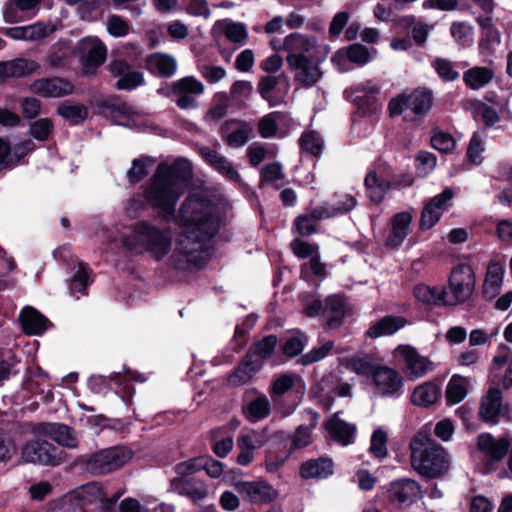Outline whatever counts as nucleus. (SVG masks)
<instances>
[{"label": "nucleus", "mask_w": 512, "mask_h": 512, "mask_svg": "<svg viewBox=\"0 0 512 512\" xmlns=\"http://www.w3.org/2000/svg\"><path fill=\"white\" fill-rule=\"evenodd\" d=\"M180 226L182 233L171 263L179 270L200 268L207 256L202 245L210 241L221 226L218 210L211 201L191 195L181 206Z\"/></svg>", "instance_id": "f257e3e1"}, {"label": "nucleus", "mask_w": 512, "mask_h": 512, "mask_svg": "<svg viewBox=\"0 0 512 512\" xmlns=\"http://www.w3.org/2000/svg\"><path fill=\"white\" fill-rule=\"evenodd\" d=\"M191 177L192 166L188 160L179 158L172 164L161 162L145 188L147 203L163 217L174 215Z\"/></svg>", "instance_id": "f03ea898"}, {"label": "nucleus", "mask_w": 512, "mask_h": 512, "mask_svg": "<svg viewBox=\"0 0 512 512\" xmlns=\"http://www.w3.org/2000/svg\"><path fill=\"white\" fill-rule=\"evenodd\" d=\"M173 234L170 228L140 220L121 238L122 245L136 254L148 253L155 260L165 258L171 251Z\"/></svg>", "instance_id": "7ed1b4c3"}, {"label": "nucleus", "mask_w": 512, "mask_h": 512, "mask_svg": "<svg viewBox=\"0 0 512 512\" xmlns=\"http://www.w3.org/2000/svg\"><path fill=\"white\" fill-rule=\"evenodd\" d=\"M410 451L411 465L421 475L436 478L447 472L449 460L446 451L426 431H419L414 436Z\"/></svg>", "instance_id": "20e7f679"}, {"label": "nucleus", "mask_w": 512, "mask_h": 512, "mask_svg": "<svg viewBox=\"0 0 512 512\" xmlns=\"http://www.w3.org/2000/svg\"><path fill=\"white\" fill-rule=\"evenodd\" d=\"M119 495L107 497L98 482L84 484L60 500L62 512H112Z\"/></svg>", "instance_id": "39448f33"}, {"label": "nucleus", "mask_w": 512, "mask_h": 512, "mask_svg": "<svg viewBox=\"0 0 512 512\" xmlns=\"http://www.w3.org/2000/svg\"><path fill=\"white\" fill-rule=\"evenodd\" d=\"M432 105V91L427 88L418 87L414 90L403 92L391 99L388 109L392 116L410 111L416 117H423L431 110Z\"/></svg>", "instance_id": "423d86ee"}, {"label": "nucleus", "mask_w": 512, "mask_h": 512, "mask_svg": "<svg viewBox=\"0 0 512 512\" xmlns=\"http://www.w3.org/2000/svg\"><path fill=\"white\" fill-rule=\"evenodd\" d=\"M476 276L468 264H458L450 272L446 304L449 306L467 302L474 293Z\"/></svg>", "instance_id": "0eeeda50"}, {"label": "nucleus", "mask_w": 512, "mask_h": 512, "mask_svg": "<svg viewBox=\"0 0 512 512\" xmlns=\"http://www.w3.org/2000/svg\"><path fill=\"white\" fill-rule=\"evenodd\" d=\"M132 456V451L124 446L105 448L88 456L86 469L93 475H105L124 466Z\"/></svg>", "instance_id": "6e6552de"}, {"label": "nucleus", "mask_w": 512, "mask_h": 512, "mask_svg": "<svg viewBox=\"0 0 512 512\" xmlns=\"http://www.w3.org/2000/svg\"><path fill=\"white\" fill-rule=\"evenodd\" d=\"M184 465H187V461L180 462L174 467L176 476L170 481L171 490L194 503H199L208 497L209 486L204 480L194 476L196 472L181 469Z\"/></svg>", "instance_id": "1a4fd4ad"}, {"label": "nucleus", "mask_w": 512, "mask_h": 512, "mask_svg": "<svg viewBox=\"0 0 512 512\" xmlns=\"http://www.w3.org/2000/svg\"><path fill=\"white\" fill-rule=\"evenodd\" d=\"M394 358L403 365V372L409 380L426 376L434 368V363L410 345H398L393 351Z\"/></svg>", "instance_id": "9d476101"}, {"label": "nucleus", "mask_w": 512, "mask_h": 512, "mask_svg": "<svg viewBox=\"0 0 512 512\" xmlns=\"http://www.w3.org/2000/svg\"><path fill=\"white\" fill-rule=\"evenodd\" d=\"M21 458L26 463L57 466L63 460V451L45 439L35 438L23 445Z\"/></svg>", "instance_id": "9b49d317"}, {"label": "nucleus", "mask_w": 512, "mask_h": 512, "mask_svg": "<svg viewBox=\"0 0 512 512\" xmlns=\"http://www.w3.org/2000/svg\"><path fill=\"white\" fill-rule=\"evenodd\" d=\"M204 90V84L194 76L183 77L174 81L171 86L175 103L182 110L197 108V96L203 94Z\"/></svg>", "instance_id": "f8f14e48"}, {"label": "nucleus", "mask_w": 512, "mask_h": 512, "mask_svg": "<svg viewBox=\"0 0 512 512\" xmlns=\"http://www.w3.org/2000/svg\"><path fill=\"white\" fill-rule=\"evenodd\" d=\"M78 50L83 58V72L85 75H94L107 57V48L97 37L82 38L78 42Z\"/></svg>", "instance_id": "ddd939ff"}, {"label": "nucleus", "mask_w": 512, "mask_h": 512, "mask_svg": "<svg viewBox=\"0 0 512 512\" xmlns=\"http://www.w3.org/2000/svg\"><path fill=\"white\" fill-rule=\"evenodd\" d=\"M454 196L455 191L451 187H446L440 194L430 198L422 210L420 228L423 230L432 228L450 207V202Z\"/></svg>", "instance_id": "4468645a"}, {"label": "nucleus", "mask_w": 512, "mask_h": 512, "mask_svg": "<svg viewBox=\"0 0 512 512\" xmlns=\"http://www.w3.org/2000/svg\"><path fill=\"white\" fill-rule=\"evenodd\" d=\"M372 383L375 393L383 397H398L403 388V378L400 373L388 366L376 367Z\"/></svg>", "instance_id": "2eb2a0df"}, {"label": "nucleus", "mask_w": 512, "mask_h": 512, "mask_svg": "<svg viewBox=\"0 0 512 512\" xmlns=\"http://www.w3.org/2000/svg\"><path fill=\"white\" fill-rule=\"evenodd\" d=\"M108 70L117 78L115 87L118 90H133L144 83L143 73L134 69L126 60L117 58L110 61Z\"/></svg>", "instance_id": "dca6fc26"}, {"label": "nucleus", "mask_w": 512, "mask_h": 512, "mask_svg": "<svg viewBox=\"0 0 512 512\" xmlns=\"http://www.w3.org/2000/svg\"><path fill=\"white\" fill-rule=\"evenodd\" d=\"M420 494L419 484L412 479L405 478L391 482L385 496L390 503L403 507L416 502Z\"/></svg>", "instance_id": "f3484780"}, {"label": "nucleus", "mask_w": 512, "mask_h": 512, "mask_svg": "<svg viewBox=\"0 0 512 512\" xmlns=\"http://www.w3.org/2000/svg\"><path fill=\"white\" fill-rule=\"evenodd\" d=\"M30 89L33 93L45 98H60L70 95L73 90V84L67 79L61 77H48L35 80Z\"/></svg>", "instance_id": "a211bd4d"}, {"label": "nucleus", "mask_w": 512, "mask_h": 512, "mask_svg": "<svg viewBox=\"0 0 512 512\" xmlns=\"http://www.w3.org/2000/svg\"><path fill=\"white\" fill-rule=\"evenodd\" d=\"M287 64L295 73L294 80L307 88L314 86L322 77L319 64L310 56L302 59L292 58Z\"/></svg>", "instance_id": "6ab92c4d"}, {"label": "nucleus", "mask_w": 512, "mask_h": 512, "mask_svg": "<svg viewBox=\"0 0 512 512\" xmlns=\"http://www.w3.org/2000/svg\"><path fill=\"white\" fill-rule=\"evenodd\" d=\"M253 127L244 121L230 120L225 122L220 133L224 142L233 148L244 146L251 138Z\"/></svg>", "instance_id": "aec40b11"}, {"label": "nucleus", "mask_w": 512, "mask_h": 512, "mask_svg": "<svg viewBox=\"0 0 512 512\" xmlns=\"http://www.w3.org/2000/svg\"><path fill=\"white\" fill-rule=\"evenodd\" d=\"M510 447V441L505 438L495 439L489 433L480 434L477 438V449L481 452L488 463L502 460Z\"/></svg>", "instance_id": "412c9836"}, {"label": "nucleus", "mask_w": 512, "mask_h": 512, "mask_svg": "<svg viewBox=\"0 0 512 512\" xmlns=\"http://www.w3.org/2000/svg\"><path fill=\"white\" fill-rule=\"evenodd\" d=\"M411 222L412 215L409 212L395 214L390 221L391 228L385 238V246L392 249L399 248L410 233Z\"/></svg>", "instance_id": "4be33fe9"}, {"label": "nucleus", "mask_w": 512, "mask_h": 512, "mask_svg": "<svg viewBox=\"0 0 512 512\" xmlns=\"http://www.w3.org/2000/svg\"><path fill=\"white\" fill-rule=\"evenodd\" d=\"M200 155L213 169L220 173L226 179L233 182H240L241 176L234 167L233 163L229 161L224 155L210 147H201Z\"/></svg>", "instance_id": "5701e85b"}, {"label": "nucleus", "mask_w": 512, "mask_h": 512, "mask_svg": "<svg viewBox=\"0 0 512 512\" xmlns=\"http://www.w3.org/2000/svg\"><path fill=\"white\" fill-rule=\"evenodd\" d=\"M244 500L255 503H267L274 499L275 490L266 482H238L235 485Z\"/></svg>", "instance_id": "b1692460"}, {"label": "nucleus", "mask_w": 512, "mask_h": 512, "mask_svg": "<svg viewBox=\"0 0 512 512\" xmlns=\"http://www.w3.org/2000/svg\"><path fill=\"white\" fill-rule=\"evenodd\" d=\"M39 433L50 437L60 446L66 448H76L78 438L76 432L69 426L61 423H44L39 427Z\"/></svg>", "instance_id": "393cba45"}, {"label": "nucleus", "mask_w": 512, "mask_h": 512, "mask_svg": "<svg viewBox=\"0 0 512 512\" xmlns=\"http://www.w3.org/2000/svg\"><path fill=\"white\" fill-rule=\"evenodd\" d=\"M284 49L288 52L287 63L293 59L309 57V54L316 47V40L300 33L288 35L283 42Z\"/></svg>", "instance_id": "a878e982"}, {"label": "nucleus", "mask_w": 512, "mask_h": 512, "mask_svg": "<svg viewBox=\"0 0 512 512\" xmlns=\"http://www.w3.org/2000/svg\"><path fill=\"white\" fill-rule=\"evenodd\" d=\"M39 64L30 59L16 58L0 62V83L8 78H20L36 72Z\"/></svg>", "instance_id": "bb28decb"}, {"label": "nucleus", "mask_w": 512, "mask_h": 512, "mask_svg": "<svg viewBox=\"0 0 512 512\" xmlns=\"http://www.w3.org/2000/svg\"><path fill=\"white\" fill-rule=\"evenodd\" d=\"M325 428L330 437L343 446H347L354 441L356 427L339 418V412L335 413L325 422Z\"/></svg>", "instance_id": "cd10ccee"}, {"label": "nucleus", "mask_w": 512, "mask_h": 512, "mask_svg": "<svg viewBox=\"0 0 512 512\" xmlns=\"http://www.w3.org/2000/svg\"><path fill=\"white\" fill-rule=\"evenodd\" d=\"M504 272V266L499 262L491 261L488 264L482 285V293L485 298L491 300L500 294Z\"/></svg>", "instance_id": "c85d7f7f"}, {"label": "nucleus", "mask_w": 512, "mask_h": 512, "mask_svg": "<svg viewBox=\"0 0 512 512\" xmlns=\"http://www.w3.org/2000/svg\"><path fill=\"white\" fill-rule=\"evenodd\" d=\"M502 409V392L497 386L491 387L483 397L480 407L481 417L492 423H497Z\"/></svg>", "instance_id": "c756f323"}, {"label": "nucleus", "mask_w": 512, "mask_h": 512, "mask_svg": "<svg viewBox=\"0 0 512 512\" xmlns=\"http://www.w3.org/2000/svg\"><path fill=\"white\" fill-rule=\"evenodd\" d=\"M19 319L25 333L30 335L42 334L49 325V320L31 306H26L21 310Z\"/></svg>", "instance_id": "7c9ffc66"}, {"label": "nucleus", "mask_w": 512, "mask_h": 512, "mask_svg": "<svg viewBox=\"0 0 512 512\" xmlns=\"http://www.w3.org/2000/svg\"><path fill=\"white\" fill-rule=\"evenodd\" d=\"M303 479H324L332 475L333 463L329 458L310 459L301 464L299 469Z\"/></svg>", "instance_id": "2f4dec72"}, {"label": "nucleus", "mask_w": 512, "mask_h": 512, "mask_svg": "<svg viewBox=\"0 0 512 512\" xmlns=\"http://www.w3.org/2000/svg\"><path fill=\"white\" fill-rule=\"evenodd\" d=\"M323 316L328 328L334 329L342 325L345 316V304L339 295H331L325 299Z\"/></svg>", "instance_id": "473e14b6"}, {"label": "nucleus", "mask_w": 512, "mask_h": 512, "mask_svg": "<svg viewBox=\"0 0 512 512\" xmlns=\"http://www.w3.org/2000/svg\"><path fill=\"white\" fill-rule=\"evenodd\" d=\"M495 70L491 66H474L463 73L465 85L472 90H479L492 82Z\"/></svg>", "instance_id": "72a5a7b5"}, {"label": "nucleus", "mask_w": 512, "mask_h": 512, "mask_svg": "<svg viewBox=\"0 0 512 512\" xmlns=\"http://www.w3.org/2000/svg\"><path fill=\"white\" fill-rule=\"evenodd\" d=\"M258 360H255L248 352L229 377V383L234 386L246 384L261 369Z\"/></svg>", "instance_id": "f704fd0d"}, {"label": "nucleus", "mask_w": 512, "mask_h": 512, "mask_svg": "<svg viewBox=\"0 0 512 512\" xmlns=\"http://www.w3.org/2000/svg\"><path fill=\"white\" fill-rule=\"evenodd\" d=\"M406 324V319L401 316H385L375 322L366 332L372 339L392 335Z\"/></svg>", "instance_id": "c9c22d12"}, {"label": "nucleus", "mask_w": 512, "mask_h": 512, "mask_svg": "<svg viewBox=\"0 0 512 512\" xmlns=\"http://www.w3.org/2000/svg\"><path fill=\"white\" fill-rule=\"evenodd\" d=\"M184 471L199 472L205 470L211 478H219L224 471V464L208 456H201L187 460V465L182 466Z\"/></svg>", "instance_id": "e433bc0d"}, {"label": "nucleus", "mask_w": 512, "mask_h": 512, "mask_svg": "<svg viewBox=\"0 0 512 512\" xmlns=\"http://www.w3.org/2000/svg\"><path fill=\"white\" fill-rule=\"evenodd\" d=\"M104 106L116 124L132 127L134 121L131 117L137 113L133 106L121 100L107 101Z\"/></svg>", "instance_id": "4c0bfd02"}, {"label": "nucleus", "mask_w": 512, "mask_h": 512, "mask_svg": "<svg viewBox=\"0 0 512 512\" xmlns=\"http://www.w3.org/2000/svg\"><path fill=\"white\" fill-rule=\"evenodd\" d=\"M414 296L420 302L429 306L446 304L447 291L445 288L418 284L414 287Z\"/></svg>", "instance_id": "58836bf2"}, {"label": "nucleus", "mask_w": 512, "mask_h": 512, "mask_svg": "<svg viewBox=\"0 0 512 512\" xmlns=\"http://www.w3.org/2000/svg\"><path fill=\"white\" fill-rule=\"evenodd\" d=\"M147 68L153 74L162 77H171L175 74L177 63L173 56L162 53H154L147 59Z\"/></svg>", "instance_id": "ea45409f"}, {"label": "nucleus", "mask_w": 512, "mask_h": 512, "mask_svg": "<svg viewBox=\"0 0 512 512\" xmlns=\"http://www.w3.org/2000/svg\"><path fill=\"white\" fill-rule=\"evenodd\" d=\"M379 92L377 85L371 81L355 84L345 90V96L353 103L362 106L367 104Z\"/></svg>", "instance_id": "a19ab883"}, {"label": "nucleus", "mask_w": 512, "mask_h": 512, "mask_svg": "<svg viewBox=\"0 0 512 512\" xmlns=\"http://www.w3.org/2000/svg\"><path fill=\"white\" fill-rule=\"evenodd\" d=\"M440 393L441 389L438 384L431 381L425 382L414 389L411 401L414 405L429 407L438 400Z\"/></svg>", "instance_id": "79ce46f5"}, {"label": "nucleus", "mask_w": 512, "mask_h": 512, "mask_svg": "<svg viewBox=\"0 0 512 512\" xmlns=\"http://www.w3.org/2000/svg\"><path fill=\"white\" fill-rule=\"evenodd\" d=\"M356 199L351 195H344L342 200L338 203H325L322 206L316 207L314 216L318 218H330L337 214L349 212L356 206Z\"/></svg>", "instance_id": "37998d69"}, {"label": "nucleus", "mask_w": 512, "mask_h": 512, "mask_svg": "<svg viewBox=\"0 0 512 512\" xmlns=\"http://www.w3.org/2000/svg\"><path fill=\"white\" fill-rule=\"evenodd\" d=\"M277 343L275 335H267L255 342L247 352L262 366L263 362L273 355Z\"/></svg>", "instance_id": "c03bdc74"}, {"label": "nucleus", "mask_w": 512, "mask_h": 512, "mask_svg": "<svg viewBox=\"0 0 512 512\" xmlns=\"http://www.w3.org/2000/svg\"><path fill=\"white\" fill-rule=\"evenodd\" d=\"M271 412V404L267 396L260 395L250 401L244 408V414L250 422H258L267 418Z\"/></svg>", "instance_id": "a18cd8bd"}, {"label": "nucleus", "mask_w": 512, "mask_h": 512, "mask_svg": "<svg viewBox=\"0 0 512 512\" xmlns=\"http://www.w3.org/2000/svg\"><path fill=\"white\" fill-rule=\"evenodd\" d=\"M469 381L460 375H453L446 387V401L450 405L461 402L467 395Z\"/></svg>", "instance_id": "49530a36"}, {"label": "nucleus", "mask_w": 512, "mask_h": 512, "mask_svg": "<svg viewBox=\"0 0 512 512\" xmlns=\"http://www.w3.org/2000/svg\"><path fill=\"white\" fill-rule=\"evenodd\" d=\"M306 413L310 424L308 426L300 425L297 428L293 438L294 448H304L312 442L311 431L316 427L320 415L311 409L307 410Z\"/></svg>", "instance_id": "de8ad7c7"}, {"label": "nucleus", "mask_w": 512, "mask_h": 512, "mask_svg": "<svg viewBox=\"0 0 512 512\" xmlns=\"http://www.w3.org/2000/svg\"><path fill=\"white\" fill-rule=\"evenodd\" d=\"M364 184L369 198L374 203H380L384 199L387 191L391 188L389 180L378 181L375 171L368 172Z\"/></svg>", "instance_id": "09e8293b"}, {"label": "nucleus", "mask_w": 512, "mask_h": 512, "mask_svg": "<svg viewBox=\"0 0 512 512\" xmlns=\"http://www.w3.org/2000/svg\"><path fill=\"white\" fill-rule=\"evenodd\" d=\"M252 92L253 86L251 82L239 80L231 85L228 99L232 106L240 108L250 99Z\"/></svg>", "instance_id": "8fccbe9b"}, {"label": "nucleus", "mask_w": 512, "mask_h": 512, "mask_svg": "<svg viewBox=\"0 0 512 512\" xmlns=\"http://www.w3.org/2000/svg\"><path fill=\"white\" fill-rule=\"evenodd\" d=\"M344 58H347L352 63L363 66L370 61V54L364 45L352 44L345 50H339L333 57V61L336 62Z\"/></svg>", "instance_id": "3c124183"}, {"label": "nucleus", "mask_w": 512, "mask_h": 512, "mask_svg": "<svg viewBox=\"0 0 512 512\" xmlns=\"http://www.w3.org/2000/svg\"><path fill=\"white\" fill-rule=\"evenodd\" d=\"M155 160L151 157H140L132 161L131 168L127 171L126 176L131 184H137L146 178L149 169L154 165Z\"/></svg>", "instance_id": "603ef678"}, {"label": "nucleus", "mask_w": 512, "mask_h": 512, "mask_svg": "<svg viewBox=\"0 0 512 512\" xmlns=\"http://www.w3.org/2000/svg\"><path fill=\"white\" fill-rule=\"evenodd\" d=\"M477 22L482 28L481 45H485L489 50H494L501 43L499 30L493 25L490 18H478Z\"/></svg>", "instance_id": "864d4df0"}, {"label": "nucleus", "mask_w": 512, "mask_h": 512, "mask_svg": "<svg viewBox=\"0 0 512 512\" xmlns=\"http://www.w3.org/2000/svg\"><path fill=\"white\" fill-rule=\"evenodd\" d=\"M18 362V359L11 350H0V387L12 376L16 375Z\"/></svg>", "instance_id": "5fc2aeb1"}, {"label": "nucleus", "mask_w": 512, "mask_h": 512, "mask_svg": "<svg viewBox=\"0 0 512 512\" xmlns=\"http://www.w3.org/2000/svg\"><path fill=\"white\" fill-rule=\"evenodd\" d=\"M58 114L71 124L82 123L87 117V109L81 104L64 102L57 108Z\"/></svg>", "instance_id": "6e6d98bb"}, {"label": "nucleus", "mask_w": 512, "mask_h": 512, "mask_svg": "<svg viewBox=\"0 0 512 512\" xmlns=\"http://www.w3.org/2000/svg\"><path fill=\"white\" fill-rule=\"evenodd\" d=\"M343 365L359 374V375H372L376 369L374 367L371 358L368 355H356L343 360Z\"/></svg>", "instance_id": "4d7b16f0"}, {"label": "nucleus", "mask_w": 512, "mask_h": 512, "mask_svg": "<svg viewBox=\"0 0 512 512\" xmlns=\"http://www.w3.org/2000/svg\"><path fill=\"white\" fill-rule=\"evenodd\" d=\"M301 149L313 156H319L323 149V139L316 131L310 130L302 134L299 139Z\"/></svg>", "instance_id": "13d9d810"}, {"label": "nucleus", "mask_w": 512, "mask_h": 512, "mask_svg": "<svg viewBox=\"0 0 512 512\" xmlns=\"http://www.w3.org/2000/svg\"><path fill=\"white\" fill-rule=\"evenodd\" d=\"M431 145L434 149L442 153H450L455 148L456 141L451 134L439 129H433Z\"/></svg>", "instance_id": "bf43d9fd"}, {"label": "nucleus", "mask_w": 512, "mask_h": 512, "mask_svg": "<svg viewBox=\"0 0 512 512\" xmlns=\"http://www.w3.org/2000/svg\"><path fill=\"white\" fill-rule=\"evenodd\" d=\"M432 67L435 69L438 76L446 82L455 81L460 76L455 68V64L445 58H436L432 62Z\"/></svg>", "instance_id": "052dcab7"}, {"label": "nucleus", "mask_w": 512, "mask_h": 512, "mask_svg": "<svg viewBox=\"0 0 512 512\" xmlns=\"http://www.w3.org/2000/svg\"><path fill=\"white\" fill-rule=\"evenodd\" d=\"M333 348H334V342L327 341L320 347L313 348L308 353L303 354L300 357L299 362L302 365H310L314 362H318V361L324 359L325 357H327L332 352Z\"/></svg>", "instance_id": "680f3d73"}, {"label": "nucleus", "mask_w": 512, "mask_h": 512, "mask_svg": "<svg viewBox=\"0 0 512 512\" xmlns=\"http://www.w3.org/2000/svg\"><path fill=\"white\" fill-rule=\"evenodd\" d=\"M387 434L382 429H376L371 437L369 451L379 459H384L387 456Z\"/></svg>", "instance_id": "e2e57ef3"}, {"label": "nucleus", "mask_w": 512, "mask_h": 512, "mask_svg": "<svg viewBox=\"0 0 512 512\" xmlns=\"http://www.w3.org/2000/svg\"><path fill=\"white\" fill-rule=\"evenodd\" d=\"M450 32L452 37L461 46H467L472 42V27L465 22H454Z\"/></svg>", "instance_id": "0e129e2a"}, {"label": "nucleus", "mask_w": 512, "mask_h": 512, "mask_svg": "<svg viewBox=\"0 0 512 512\" xmlns=\"http://www.w3.org/2000/svg\"><path fill=\"white\" fill-rule=\"evenodd\" d=\"M308 343V338L305 334L294 335L286 340L282 346L283 353L286 356L294 357L302 352Z\"/></svg>", "instance_id": "69168bd1"}, {"label": "nucleus", "mask_w": 512, "mask_h": 512, "mask_svg": "<svg viewBox=\"0 0 512 512\" xmlns=\"http://www.w3.org/2000/svg\"><path fill=\"white\" fill-rule=\"evenodd\" d=\"M199 73L209 84L220 82L226 77V70L221 66L203 64L198 67Z\"/></svg>", "instance_id": "338daca9"}, {"label": "nucleus", "mask_w": 512, "mask_h": 512, "mask_svg": "<svg viewBox=\"0 0 512 512\" xmlns=\"http://www.w3.org/2000/svg\"><path fill=\"white\" fill-rule=\"evenodd\" d=\"M106 29L113 37H124L129 33V24L119 15H111L106 22Z\"/></svg>", "instance_id": "774afa93"}]
</instances>
